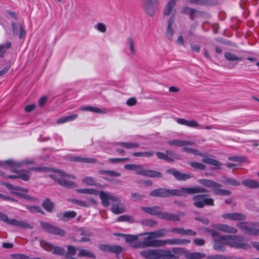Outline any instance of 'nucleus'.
<instances>
[{
    "label": "nucleus",
    "instance_id": "nucleus-1",
    "mask_svg": "<svg viewBox=\"0 0 259 259\" xmlns=\"http://www.w3.org/2000/svg\"><path fill=\"white\" fill-rule=\"evenodd\" d=\"M207 192L208 190L204 188L196 186L191 188H182L179 190L158 188L151 191L149 194L152 197H167L170 196H184L186 193L193 194Z\"/></svg>",
    "mask_w": 259,
    "mask_h": 259
},
{
    "label": "nucleus",
    "instance_id": "nucleus-2",
    "mask_svg": "<svg viewBox=\"0 0 259 259\" xmlns=\"http://www.w3.org/2000/svg\"><path fill=\"white\" fill-rule=\"evenodd\" d=\"M99 196L102 201L103 205L105 207H108L110 205V201L117 202L112 205L111 211L115 214H120L125 211V208L123 204L120 202L119 198L112 195L111 193H107L101 191L99 192Z\"/></svg>",
    "mask_w": 259,
    "mask_h": 259
},
{
    "label": "nucleus",
    "instance_id": "nucleus-3",
    "mask_svg": "<svg viewBox=\"0 0 259 259\" xmlns=\"http://www.w3.org/2000/svg\"><path fill=\"white\" fill-rule=\"evenodd\" d=\"M179 248H174L172 251L162 249H149L140 252V255L146 259H159L164 257L166 259H178V256L174 253H177Z\"/></svg>",
    "mask_w": 259,
    "mask_h": 259
},
{
    "label": "nucleus",
    "instance_id": "nucleus-4",
    "mask_svg": "<svg viewBox=\"0 0 259 259\" xmlns=\"http://www.w3.org/2000/svg\"><path fill=\"white\" fill-rule=\"evenodd\" d=\"M50 177L57 182L60 185L67 188H74L77 185L69 179H75V177L65 174L59 169L54 170V173L50 175Z\"/></svg>",
    "mask_w": 259,
    "mask_h": 259
},
{
    "label": "nucleus",
    "instance_id": "nucleus-5",
    "mask_svg": "<svg viewBox=\"0 0 259 259\" xmlns=\"http://www.w3.org/2000/svg\"><path fill=\"white\" fill-rule=\"evenodd\" d=\"M198 182L202 185L212 189V192L215 194L222 196H229L231 194L229 190L221 189V184L215 182L214 181L209 179H199Z\"/></svg>",
    "mask_w": 259,
    "mask_h": 259
},
{
    "label": "nucleus",
    "instance_id": "nucleus-6",
    "mask_svg": "<svg viewBox=\"0 0 259 259\" xmlns=\"http://www.w3.org/2000/svg\"><path fill=\"white\" fill-rule=\"evenodd\" d=\"M193 204L197 208H202L205 206L214 205L213 199L208 197L206 194H198L193 196Z\"/></svg>",
    "mask_w": 259,
    "mask_h": 259
},
{
    "label": "nucleus",
    "instance_id": "nucleus-7",
    "mask_svg": "<svg viewBox=\"0 0 259 259\" xmlns=\"http://www.w3.org/2000/svg\"><path fill=\"white\" fill-rule=\"evenodd\" d=\"M207 231L214 238L213 248L215 250L223 251L225 250V246L227 244L226 237L224 236H219V234L216 231L207 229Z\"/></svg>",
    "mask_w": 259,
    "mask_h": 259
},
{
    "label": "nucleus",
    "instance_id": "nucleus-8",
    "mask_svg": "<svg viewBox=\"0 0 259 259\" xmlns=\"http://www.w3.org/2000/svg\"><path fill=\"white\" fill-rule=\"evenodd\" d=\"M226 240L227 245L237 248L247 249L249 245L244 243V238L238 235H226Z\"/></svg>",
    "mask_w": 259,
    "mask_h": 259
},
{
    "label": "nucleus",
    "instance_id": "nucleus-9",
    "mask_svg": "<svg viewBox=\"0 0 259 259\" xmlns=\"http://www.w3.org/2000/svg\"><path fill=\"white\" fill-rule=\"evenodd\" d=\"M0 220L6 223L8 225L20 228L32 229L33 228L30 224L26 222L19 221L14 219L10 220L6 214L1 212H0Z\"/></svg>",
    "mask_w": 259,
    "mask_h": 259
},
{
    "label": "nucleus",
    "instance_id": "nucleus-10",
    "mask_svg": "<svg viewBox=\"0 0 259 259\" xmlns=\"http://www.w3.org/2000/svg\"><path fill=\"white\" fill-rule=\"evenodd\" d=\"M160 3V0H142V8L144 11L150 17L155 14V7Z\"/></svg>",
    "mask_w": 259,
    "mask_h": 259
},
{
    "label": "nucleus",
    "instance_id": "nucleus-11",
    "mask_svg": "<svg viewBox=\"0 0 259 259\" xmlns=\"http://www.w3.org/2000/svg\"><path fill=\"white\" fill-rule=\"evenodd\" d=\"M40 226L45 231L49 233L61 237H64L66 234V232L64 230L48 223L41 222Z\"/></svg>",
    "mask_w": 259,
    "mask_h": 259
},
{
    "label": "nucleus",
    "instance_id": "nucleus-12",
    "mask_svg": "<svg viewBox=\"0 0 259 259\" xmlns=\"http://www.w3.org/2000/svg\"><path fill=\"white\" fill-rule=\"evenodd\" d=\"M237 227L242 230L245 234L252 235H259V230L255 228L254 224L252 223L240 222L237 224Z\"/></svg>",
    "mask_w": 259,
    "mask_h": 259
},
{
    "label": "nucleus",
    "instance_id": "nucleus-13",
    "mask_svg": "<svg viewBox=\"0 0 259 259\" xmlns=\"http://www.w3.org/2000/svg\"><path fill=\"white\" fill-rule=\"evenodd\" d=\"M175 120L179 124L186 125L190 127H194L199 129L205 128L208 130H211L213 128L211 125H207L203 127L200 125L196 120H187L184 118H176Z\"/></svg>",
    "mask_w": 259,
    "mask_h": 259
},
{
    "label": "nucleus",
    "instance_id": "nucleus-14",
    "mask_svg": "<svg viewBox=\"0 0 259 259\" xmlns=\"http://www.w3.org/2000/svg\"><path fill=\"white\" fill-rule=\"evenodd\" d=\"M143 235H147L143 238V243L145 247H160L161 245V240L154 239L151 233L146 232L143 233Z\"/></svg>",
    "mask_w": 259,
    "mask_h": 259
},
{
    "label": "nucleus",
    "instance_id": "nucleus-15",
    "mask_svg": "<svg viewBox=\"0 0 259 259\" xmlns=\"http://www.w3.org/2000/svg\"><path fill=\"white\" fill-rule=\"evenodd\" d=\"M11 27L14 36H18L20 39L25 38L26 32L24 24L21 23L17 24L15 22H12Z\"/></svg>",
    "mask_w": 259,
    "mask_h": 259
},
{
    "label": "nucleus",
    "instance_id": "nucleus-16",
    "mask_svg": "<svg viewBox=\"0 0 259 259\" xmlns=\"http://www.w3.org/2000/svg\"><path fill=\"white\" fill-rule=\"evenodd\" d=\"M175 16L173 14L168 19L165 30V36L167 39L171 41L174 35L175 31L174 26L175 25Z\"/></svg>",
    "mask_w": 259,
    "mask_h": 259
},
{
    "label": "nucleus",
    "instance_id": "nucleus-17",
    "mask_svg": "<svg viewBox=\"0 0 259 259\" xmlns=\"http://www.w3.org/2000/svg\"><path fill=\"white\" fill-rule=\"evenodd\" d=\"M181 14L189 16L191 20H194L196 17H200L202 15L203 12L198 11L195 9L190 8L188 6H184L182 8Z\"/></svg>",
    "mask_w": 259,
    "mask_h": 259
},
{
    "label": "nucleus",
    "instance_id": "nucleus-18",
    "mask_svg": "<svg viewBox=\"0 0 259 259\" xmlns=\"http://www.w3.org/2000/svg\"><path fill=\"white\" fill-rule=\"evenodd\" d=\"M6 164H4L3 165V166L4 168H8L9 166H8V167H6L5 166ZM10 170L12 172H15L17 174H18V177L19 179H21L23 181H28L30 180V171L29 170V169L28 170L26 169H21V170H17L16 169V167H10Z\"/></svg>",
    "mask_w": 259,
    "mask_h": 259
},
{
    "label": "nucleus",
    "instance_id": "nucleus-19",
    "mask_svg": "<svg viewBox=\"0 0 259 259\" xmlns=\"http://www.w3.org/2000/svg\"><path fill=\"white\" fill-rule=\"evenodd\" d=\"M41 246L46 250L52 251L54 254L62 255L65 254V251L64 248L59 246H54L49 243H41Z\"/></svg>",
    "mask_w": 259,
    "mask_h": 259
},
{
    "label": "nucleus",
    "instance_id": "nucleus-20",
    "mask_svg": "<svg viewBox=\"0 0 259 259\" xmlns=\"http://www.w3.org/2000/svg\"><path fill=\"white\" fill-rule=\"evenodd\" d=\"M4 164H7L9 167H20L24 165H28L34 164L33 160H24L21 161H15L13 160H7L4 162Z\"/></svg>",
    "mask_w": 259,
    "mask_h": 259
},
{
    "label": "nucleus",
    "instance_id": "nucleus-21",
    "mask_svg": "<svg viewBox=\"0 0 259 259\" xmlns=\"http://www.w3.org/2000/svg\"><path fill=\"white\" fill-rule=\"evenodd\" d=\"M185 215V213L180 212L178 214L162 212L160 219L167 221L177 222L180 220V217Z\"/></svg>",
    "mask_w": 259,
    "mask_h": 259
},
{
    "label": "nucleus",
    "instance_id": "nucleus-22",
    "mask_svg": "<svg viewBox=\"0 0 259 259\" xmlns=\"http://www.w3.org/2000/svg\"><path fill=\"white\" fill-rule=\"evenodd\" d=\"M212 227L219 231L231 234H236L237 229L235 227L221 224H216L212 225Z\"/></svg>",
    "mask_w": 259,
    "mask_h": 259
},
{
    "label": "nucleus",
    "instance_id": "nucleus-23",
    "mask_svg": "<svg viewBox=\"0 0 259 259\" xmlns=\"http://www.w3.org/2000/svg\"><path fill=\"white\" fill-rule=\"evenodd\" d=\"M167 143L170 146L182 147L183 146L194 145L195 142L193 140L185 141L179 139H174L168 141Z\"/></svg>",
    "mask_w": 259,
    "mask_h": 259
},
{
    "label": "nucleus",
    "instance_id": "nucleus-24",
    "mask_svg": "<svg viewBox=\"0 0 259 259\" xmlns=\"http://www.w3.org/2000/svg\"><path fill=\"white\" fill-rule=\"evenodd\" d=\"M162 209L161 207L158 206L141 207V209L144 212L150 215H157L159 218H160L161 214L162 213Z\"/></svg>",
    "mask_w": 259,
    "mask_h": 259
},
{
    "label": "nucleus",
    "instance_id": "nucleus-25",
    "mask_svg": "<svg viewBox=\"0 0 259 259\" xmlns=\"http://www.w3.org/2000/svg\"><path fill=\"white\" fill-rule=\"evenodd\" d=\"M178 0H169L164 6L163 15L165 16H169L174 11L176 6Z\"/></svg>",
    "mask_w": 259,
    "mask_h": 259
},
{
    "label": "nucleus",
    "instance_id": "nucleus-26",
    "mask_svg": "<svg viewBox=\"0 0 259 259\" xmlns=\"http://www.w3.org/2000/svg\"><path fill=\"white\" fill-rule=\"evenodd\" d=\"M167 174L173 175L177 180L185 181L192 177L190 174H182L175 169H169L166 170Z\"/></svg>",
    "mask_w": 259,
    "mask_h": 259
},
{
    "label": "nucleus",
    "instance_id": "nucleus-27",
    "mask_svg": "<svg viewBox=\"0 0 259 259\" xmlns=\"http://www.w3.org/2000/svg\"><path fill=\"white\" fill-rule=\"evenodd\" d=\"M224 219H227L229 220L233 221H244L246 219V216L245 214L241 213H229L223 214L222 215Z\"/></svg>",
    "mask_w": 259,
    "mask_h": 259
},
{
    "label": "nucleus",
    "instance_id": "nucleus-28",
    "mask_svg": "<svg viewBox=\"0 0 259 259\" xmlns=\"http://www.w3.org/2000/svg\"><path fill=\"white\" fill-rule=\"evenodd\" d=\"M170 233H176L185 236H195L196 232L193 230L188 229L185 230L182 228H173L169 230Z\"/></svg>",
    "mask_w": 259,
    "mask_h": 259
},
{
    "label": "nucleus",
    "instance_id": "nucleus-29",
    "mask_svg": "<svg viewBox=\"0 0 259 259\" xmlns=\"http://www.w3.org/2000/svg\"><path fill=\"white\" fill-rule=\"evenodd\" d=\"M76 215V213L74 211H65L58 213L57 218L61 221L66 222L69 219L74 218Z\"/></svg>",
    "mask_w": 259,
    "mask_h": 259
},
{
    "label": "nucleus",
    "instance_id": "nucleus-30",
    "mask_svg": "<svg viewBox=\"0 0 259 259\" xmlns=\"http://www.w3.org/2000/svg\"><path fill=\"white\" fill-rule=\"evenodd\" d=\"M7 188L10 190L11 193L20 196L22 193H27L28 190L17 186H14L11 184L7 185Z\"/></svg>",
    "mask_w": 259,
    "mask_h": 259
},
{
    "label": "nucleus",
    "instance_id": "nucleus-31",
    "mask_svg": "<svg viewBox=\"0 0 259 259\" xmlns=\"http://www.w3.org/2000/svg\"><path fill=\"white\" fill-rule=\"evenodd\" d=\"M80 110L83 111H90L100 114H106L107 111L106 109H101L98 107H93L91 106H87L82 107L80 108Z\"/></svg>",
    "mask_w": 259,
    "mask_h": 259
},
{
    "label": "nucleus",
    "instance_id": "nucleus-32",
    "mask_svg": "<svg viewBox=\"0 0 259 259\" xmlns=\"http://www.w3.org/2000/svg\"><path fill=\"white\" fill-rule=\"evenodd\" d=\"M202 161L205 163L215 166L213 169H220L221 168L222 163L219 161L209 157H205L202 159Z\"/></svg>",
    "mask_w": 259,
    "mask_h": 259
},
{
    "label": "nucleus",
    "instance_id": "nucleus-33",
    "mask_svg": "<svg viewBox=\"0 0 259 259\" xmlns=\"http://www.w3.org/2000/svg\"><path fill=\"white\" fill-rule=\"evenodd\" d=\"M127 45L128 47V49L130 51L129 55L131 57L135 56L136 54L135 42L134 39L132 37H128L127 38Z\"/></svg>",
    "mask_w": 259,
    "mask_h": 259
},
{
    "label": "nucleus",
    "instance_id": "nucleus-34",
    "mask_svg": "<svg viewBox=\"0 0 259 259\" xmlns=\"http://www.w3.org/2000/svg\"><path fill=\"white\" fill-rule=\"evenodd\" d=\"M242 184L250 188H259V182L256 180L252 179H247L242 182Z\"/></svg>",
    "mask_w": 259,
    "mask_h": 259
},
{
    "label": "nucleus",
    "instance_id": "nucleus-35",
    "mask_svg": "<svg viewBox=\"0 0 259 259\" xmlns=\"http://www.w3.org/2000/svg\"><path fill=\"white\" fill-rule=\"evenodd\" d=\"M42 206L48 212H53L54 208V204L49 198L46 199L42 203Z\"/></svg>",
    "mask_w": 259,
    "mask_h": 259
},
{
    "label": "nucleus",
    "instance_id": "nucleus-36",
    "mask_svg": "<svg viewBox=\"0 0 259 259\" xmlns=\"http://www.w3.org/2000/svg\"><path fill=\"white\" fill-rule=\"evenodd\" d=\"M77 250L79 251L78 257L86 256L92 258H96V255L89 250L80 248H77Z\"/></svg>",
    "mask_w": 259,
    "mask_h": 259
},
{
    "label": "nucleus",
    "instance_id": "nucleus-37",
    "mask_svg": "<svg viewBox=\"0 0 259 259\" xmlns=\"http://www.w3.org/2000/svg\"><path fill=\"white\" fill-rule=\"evenodd\" d=\"M221 182L224 185H228L231 186H239L240 183L237 180L230 178L223 177Z\"/></svg>",
    "mask_w": 259,
    "mask_h": 259
},
{
    "label": "nucleus",
    "instance_id": "nucleus-38",
    "mask_svg": "<svg viewBox=\"0 0 259 259\" xmlns=\"http://www.w3.org/2000/svg\"><path fill=\"white\" fill-rule=\"evenodd\" d=\"M166 245H179V239L173 238L166 240H161L160 247H164Z\"/></svg>",
    "mask_w": 259,
    "mask_h": 259
},
{
    "label": "nucleus",
    "instance_id": "nucleus-39",
    "mask_svg": "<svg viewBox=\"0 0 259 259\" xmlns=\"http://www.w3.org/2000/svg\"><path fill=\"white\" fill-rule=\"evenodd\" d=\"M115 146H120L126 149H133L138 148L140 145L138 143L132 142H118L115 144Z\"/></svg>",
    "mask_w": 259,
    "mask_h": 259
},
{
    "label": "nucleus",
    "instance_id": "nucleus-40",
    "mask_svg": "<svg viewBox=\"0 0 259 259\" xmlns=\"http://www.w3.org/2000/svg\"><path fill=\"white\" fill-rule=\"evenodd\" d=\"M228 160L234 162H249V160L247 157L240 155L229 156L228 157Z\"/></svg>",
    "mask_w": 259,
    "mask_h": 259
},
{
    "label": "nucleus",
    "instance_id": "nucleus-41",
    "mask_svg": "<svg viewBox=\"0 0 259 259\" xmlns=\"http://www.w3.org/2000/svg\"><path fill=\"white\" fill-rule=\"evenodd\" d=\"M167 230L165 228L161 229L155 231L150 232L154 239L157 238L165 237L167 234Z\"/></svg>",
    "mask_w": 259,
    "mask_h": 259
},
{
    "label": "nucleus",
    "instance_id": "nucleus-42",
    "mask_svg": "<svg viewBox=\"0 0 259 259\" xmlns=\"http://www.w3.org/2000/svg\"><path fill=\"white\" fill-rule=\"evenodd\" d=\"M144 176L149 178H161L162 177V175L160 172L146 169Z\"/></svg>",
    "mask_w": 259,
    "mask_h": 259
},
{
    "label": "nucleus",
    "instance_id": "nucleus-43",
    "mask_svg": "<svg viewBox=\"0 0 259 259\" xmlns=\"http://www.w3.org/2000/svg\"><path fill=\"white\" fill-rule=\"evenodd\" d=\"M226 59L229 61H239L242 60L241 58H239L230 52H226L224 55Z\"/></svg>",
    "mask_w": 259,
    "mask_h": 259
},
{
    "label": "nucleus",
    "instance_id": "nucleus-44",
    "mask_svg": "<svg viewBox=\"0 0 259 259\" xmlns=\"http://www.w3.org/2000/svg\"><path fill=\"white\" fill-rule=\"evenodd\" d=\"M11 43L8 41L0 45V57H3L6 51L11 47Z\"/></svg>",
    "mask_w": 259,
    "mask_h": 259
},
{
    "label": "nucleus",
    "instance_id": "nucleus-45",
    "mask_svg": "<svg viewBox=\"0 0 259 259\" xmlns=\"http://www.w3.org/2000/svg\"><path fill=\"white\" fill-rule=\"evenodd\" d=\"M98 172L101 175H108L109 176L111 177H118L121 176L120 172L114 171V170H100Z\"/></svg>",
    "mask_w": 259,
    "mask_h": 259
},
{
    "label": "nucleus",
    "instance_id": "nucleus-46",
    "mask_svg": "<svg viewBox=\"0 0 259 259\" xmlns=\"http://www.w3.org/2000/svg\"><path fill=\"white\" fill-rule=\"evenodd\" d=\"M186 146H183L182 151L184 152L190 153L194 155L202 156V153L199 152L197 149L192 148L188 147Z\"/></svg>",
    "mask_w": 259,
    "mask_h": 259
},
{
    "label": "nucleus",
    "instance_id": "nucleus-47",
    "mask_svg": "<svg viewBox=\"0 0 259 259\" xmlns=\"http://www.w3.org/2000/svg\"><path fill=\"white\" fill-rule=\"evenodd\" d=\"M154 152L151 151L148 152H135L133 153V155L136 157H150L154 155Z\"/></svg>",
    "mask_w": 259,
    "mask_h": 259
},
{
    "label": "nucleus",
    "instance_id": "nucleus-48",
    "mask_svg": "<svg viewBox=\"0 0 259 259\" xmlns=\"http://www.w3.org/2000/svg\"><path fill=\"white\" fill-rule=\"evenodd\" d=\"M82 182L89 186H93L96 184L95 179L92 177H86L83 178L82 179Z\"/></svg>",
    "mask_w": 259,
    "mask_h": 259
},
{
    "label": "nucleus",
    "instance_id": "nucleus-49",
    "mask_svg": "<svg viewBox=\"0 0 259 259\" xmlns=\"http://www.w3.org/2000/svg\"><path fill=\"white\" fill-rule=\"evenodd\" d=\"M124 248L120 246L111 245L110 252L115 254H119L122 252Z\"/></svg>",
    "mask_w": 259,
    "mask_h": 259
},
{
    "label": "nucleus",
    "instance_id": "nucleus-50",
    "mask_svg": "<svg viewBox=\"0 0 259 259\" xmlns=\"http://www.w3.org/2000/svg\"><path fill=\"white\" fill-rule=\"evenodd\" d=\"M77 191L80 193L89 194H97V191L93 189H77Z\"/></svg>",
    "mask_w": 259,
    "mask_h": 259
},
{
    "label": "nucleus",
    "instance_id": "nucleus-51",
    "mask_svg": "<svg viewBox=\"0 0 259 259\" xmlns=\"http://www.w3.org/2000/svg\"><path fill=\"white\" fill-rule=\"evenodd\" d=\"M26 208L28 210L32 213L39 212L44 214V212L42 210L40 207L37 206H27Z\"/></svg>",
    "mask_w": 259,
    "mask_h": 259
},
{
    "label": "nucleus",
    "instance_id": "nucleus-52",
    "mask_svg": "<svg viewBox=\"0 0 259 259\" xmlns=\"http://www.w3.org/2000/svg\"><path fill=\"white\" fill-rule=\"evenodd\" d=\"M95 28L102 33H105L107 31V27L105 24L98 23L95 26Z\"/></svg>",
    "mask_w": 259,
    "mask_h": 259
},
{
    "label": "nucleus",
    "instance_id": "nucleus-53",
    "mask_svg": "<svg viewBox=\"0 0 259 259\" xmlns=\"http://www.w3.org/2000/svg\"><path fill=\"white\" fill-rule=\"evenodd\" d=\"M156 155L159 159L165 160L168 161H172V158L163 153L158 152L156 153Z\"/></svg>",
    "mask_w": 259,
    "mask_h": 259
},
{
    "label": "nucleus",
    "instance_id": "nucleus-54",
    "mask_svg": "<svg viewBox=\"0 0 259 259\" xmlns=\"http://www.w3.org/2000/svg\"><path fill=\"white\" fill-rule=\"evenodd\" d=\"M145 170L146 169L144 167L143 165L138 164L137 165L135 170L136 174L144 176Z\"/></svg>",
    "mask_w": 259,
    "mask_h": 259
},
{
    "label": "nucleus",
    "instance_id": "nucleus-55",
    "mask_svg": "<svg viewBox=\"0 0 259 259\" xmlns=\"http://www.w3.org/2000/svg\"><path fill=\"white\" fill-rule=\"evenodd\" d=\"M190 165L193 168L200 170H204L205 168V166L204 164L198 162H191Z\"/></svg>",
    "mask_w": 259,
    "mask_h": 259
},
{
    "label": "nucleus",
    "instance_id": "nucleus-56",
    "mask_svg": "<svg viewBox=\"0 0 259 259\" xmlns=\"http://www.w3.org/2000/svg\"><path fill=\"white\" fill-rule=\"evenodd\" d=\"M191 4L197 5H205L208 4L207 0H189Z\"/></svg>",
    "mask_w": 259,
    "mask_h": 259
},
{
    "label": "nucleus",
    "instance_id": "nucleus-57",
    "mask_svg": "<svg viewBox=\"0 0 259 259\" xmlns=\"http://www.w3.org/2000/svg\"><path fill=\"white\" fill-rule=\"evenodd\" d=\"M11 257L14 259H31L29 256L20 253L13 254L11 255Z\"/></svg>",
    "mask_w": 259,
    "mask_h": 259
},
{
    "label": "nucleus",
    "instance_id": "nucleus-58",
    "mask_svg": "<svg viewBox=\"0 0 259 259\" xmlns=\"http://www.w3.org/2000/svg\"><path fill=\"white\" fill-rule=\"evenodd\" d=\"M71 202L73 203L76 204L78 205L84 207H88L90 206V205L88 204L87 202L80 200H77V199H73Z\"/></svg>",
    "mask_w": 259,
    "mask_h": 259
},
{
    "label": "nucleus",
    "instance_id": "nucleus-59",
    "mask_svg": "<svg viewBox=\"0 0 259 259\" xmlns=\"http://www.w3.org/2000/svg\"><path fill=\"white\" fill-rule=\"evenodd\" d=\"M67 248L68 254L71 255H74L75 254L77 248H76L75 247L72 245H68Z\"/></svg>",
    "mask_w": 259,
    "mask_h": 259
},
{
    "label": "nucleus",
    "instance_id": "nucleus-60",
    "mask_svg": "<svg viewBox=\"0 0 259 259\" xmlns=\"http://www.w3.org/2000/svg\"><path fill=\"white\" fill-rule=\"evenodd\" d=\"M29 170H34L36 171H50V169L47 167H33L29 168Z\"/></svg>",
    "mask_w": 259,
    "mask_h": 259
},
{
    "label": "nucleus",
    "instance_id": "nucleus-61",
    "mask_svg": "<svg viewBox=\"0 0 259 259\" xmlns=\"http://www.w3.org/2000/svg\"><path fill=\"white\" fill-rule=\"evenodd\" d=\"M138 236H135V235H127L126 236L125 238V240L127 242L132 243L133 244V243L136 240H138Z\"/></svg>",
    "mask_w": 259,
    "mask_h": 259
},
{
    "label": "nucleus",
    "instance_id": "nucleus-62",
    "mask_svg": "<svg viewBox=\"0 0 259 259\" xmlns=\"http://www.w3.org/2000/svg\"><path fill=\"white\" fill-rule=\"evenodd\" d=\"M132 246L134 248H144L145 247L143 241H138L136 240L133 244H132Z\"/></svg>",
    "mask_w": 259,
    "mask_h": 259
},
{
    "label": "nucleus",
    "instance_id": "nucleus-63",
    "mask_svg": "<svg viewBox=\"0 0 259 259\" xmlns=\"http://www.w3.org/2000/svg\"><path fill=\"white\" fill-rule=\"evenodd\" d=\"M143 224L147 226L153 227L157 224V222L153 220H146L143 222Z\"/></svg>",
    "mask_w": 259,
    "mask_h": 259
},
{
    "label": "nucleus",
    "instance_id": "nucleus-64",
    "mask_svg": "<svg viewBox=\"0 0 259 259\" xmlns=\"http://www.w3.org/2000/svg\"><path fill=\"white\" fill-rule=\"evenodd\" d=\"M111 245L110 244H100L99 246V248L100 250L103 251L109 252L110 250Z\"/></svg>",
    "mask_w": 259,
    "mask_h": 259
}]
</instances>
